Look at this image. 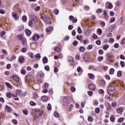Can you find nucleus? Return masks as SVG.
<instances>
[{
	"instance_id": "1",
	"label": "nucleus",
	"mask_w": 125,
	"mask_h": 125,
	"mask_svg": "<svg viewBox=\"0 0 125 125\" xmlns=\"http://www.w3.org/2000/svg\"><path fill=\"white\" fill-rule=\"evenodd\" d=\"M38 21V17L36 16H33L32 19L30 20L28 22V25L29 27H33L34 23H36Z\"/></svg>"
},
{
	"instance_id": "2",
	"label": "nucleus",
	"mask_w": 125,
	"mask_h": 125,
	"mask_svg": "<svg viewBox=\"0 0 125 125\" xmlns=\"http://www.w3.org/2000/svg\"><path fill=\"white\" fill-rule=\"evenodd\" d=\"M107 92L108 94H114L116 92V89L112 85H110L107 88Z\"/></svg>"
},
{
	"instance_id": "3",
	"label": "nucleus",
	"mask_w": 125,
	"mask_h": 125,
	"mask_svg": "<svg viewBox=\"0 0 125 125\" xmlns=\"http://www.w3.org/2000/svg\"><path fill=\"white\" fill-rule=\"evenodd\" d=\"M43 21L46 24H48L50 22V19H49V16H45L43 17Z\"/></svg>"
},
{
	"instance_id": "4",
	"label": "nucleus",
	"mask_w": 125,
	"mask_h": 125,
	"mask_svg": "<svg viewBox=\"0 0 125 125\" xmlns=\"http://www.w3.org/2000/svg\"><path fill=\"white\" fill-rule=\"evenodd\" d=\"M88 88L90 89V90H92V91H94L96 89V87L95 86V85L91 83L89 84L88 85Z\"/></svg>"
},
{
	"instance_id": "5",
	"label": "nucleus",
	"mask_w": 125,
	"mask_h": 125,
	"mask_svg": "<svg viewBox=\"0 0 125 125\" xmlns=\"http://www.w3.org/2000/svg\"><path fill=\"white\" fill-rule=\"evenodd\" d=\"M22 94V91L20 90H17L16 92V95L13 94V96L17 97V96L21 95Z\"/></svg>"
},
{
	"instance_id": "6",
	"label": "nucleus",
	"mask_w": 125,
	"mask_h": 125,
	"mask_svg": "<svg viewBox=\"0 0 125 125\" xmlns=\"http://www.w3.org/2000/svg\"><path fill=\"white\" fill-rule=\"evenodd\" d=\"M40 36L38 34H35L33 36V38H32V40L33 41H38V40L40 39Z\"/></svg>"
},
{
	"instance_id": "7",
	"label": "nucleus",
	"mask_w": 125,
	"mask_h": 125,
	"mask_svg": "<svg viewBox=\"0 0 125 125\" xmlns=\"http://www.w3.org/2000/svg\"><path fill=\"white\" fill-rule=\"evenodd\" d=\"M107 57L108 58V61H111L113 59V54H107Z\"/></svg>"
},
{
	"instance_id": "8",
	"label": "nucleus",
	"mask_w": 125,
	"mask_h": 125,
	"mask_svg": "<svg viewBox=\"0 0 125 125\" xmlns=\"http://www.w3.org/2000/svg\"><path fill=\"white\" fill-rule=\"evenodd\" d=\"M104 18L105 20H108L109 19V16H108V13L106 11H104Z\"/></svg>"
},
{
	"instance_id": "9",
	"label": "nucleus",
	"mask_w": 125,
	"mask_h": 125,
	"mask_svg": "<svg viewBox=\"0 0 125 125\" xmlns=\"http://www.w3.org/2000/svg\"><path fill=\"white\" fill-rule=\"evenodd\" d=\"M33 99H38V98H39V95H38V94H37V93L36 92H33Z\"/></svg>"
},
{
	"instance_id": "10",
	"label": "nucleus",
	"mask_w": 125,
	"mask_h": 125,
	"mask_svg": "<svg viewBox=\"0 0 125 125\" xmlns=\"http://www.w3.org/2000/svg\"><path fill=\"white\" fill-rule=\"evenodd\" d=\"M41 78H42V75L39 74L37 75V81L39 82V83H42V79H41Z\"/></svg>"
},
{
	"instance_id": "11",
	"label": "nucleus",
	"mask_w": 125,
	"mask_h": 125,
	"mask_svg": "<svg viewBox=\"0 0 125 125\" xmlns=\"http://www.w3.org/2000/svg\"><path fill=\"white\" fill-rule=\"evenodd\" d=\"M41 99L42 101H47L48 98L46 96H43L41 97Z\"/></svg>"
},
{
	"instance_id": "12",
	"label": "nucleus",
	"mask_w": 125,
	"mask_h": 125,
	"mask_svg": "<svg viewBox=\"0 0 125 125\" xmlns=\"http://www.w3.org/2000/svg\"><path fill=\"white\" fill-rule=\"evenodd\" d=\"M123 111H124V109L123 108V107H119L117 109V113H119V114L123 113Z\"/></svg>"
},
{
	"instance_id": "13",
	"label": "nucleus",
	"mask_w": 125,
	"mask_h": 125,
	"mask_svg": "<svg viewBox=\"0 0 125 125\" xmlns=\"http://www.w3.org/2000/svg\"><path fill=\"white\" fill-rule=\"evenodd\" d=\"M12 17H14V18H15L16 19L19 17L18 16V14H17L16 12L12 13Z\"/></svg>"
},
{
	"instance_id": "14",
	"label": "nucleus",
	"mask_w": 125,
	"mask_h": 125,
	"mask_svg": "<svg viewBox=\"0 0 125 125\" xmlns=\"http://www.w3.org/2000/svg\"><path fill=\"white\" fill-rule=\"evenodd\" d=\"M12 78L16 82H19V78L18 77V76H13Z\"/></svg>"
},
{
	"instance_id": "15",
	"label": "nucleus",
	"mask_w": 125,
	"mask_h": 125,
	"mask_svg": "<svg viewBox=\"0 0 125 125\" xmlns=\"http://www.w3.org/2000/svg\"><path fill=\"white\" fill-rule=\"evenodd\" d=\"M88 75L89 78L91 79V80H94V79L95 78L94 75H93V74L89 73Z\"/></svg>"
},
{
	"instance_id": "16",
	"label": "nucleus",
	"mask_w": 125,
	"mask_h": 125,
	"mask_svg": "<svg viewBox=\"0 0 125 125\" xmlns=\"http://www.w3.org/2000/svg\"><path fill=\"white\" fill-rule=\"evenodd\" d=\"M53 27L52 26H49L46 29V31L48 33H49V32H50V31H53Z\"/></svg>"
},
{
	"instance_id": "17",
	"label": "nucleus",
	"mask_w": 125,
	"mask_h": 125,
	"mask_svg": "<svg viewBox=\"0 0 125 125\" xmlns=\"http://www.w3.org/2000/svg\"><path fill=\"white\" fill-rule=\"evenodd\" d=\"M25 32L28 37H30V36H31V34H32V32H31V31H30V30L27 29Z\"/></svg>"
},
{
	"instance_id": "18",
	"label": "nucleus",
	"mask_w": 125,
	"mask_h": 125,
	"mask_svg": "<svg viewBox=\"0 0 125 125\" xmlns=\"http://www.w3.org/2000/svg\"><path fill=\"white\" fill-rule=\"evenodd\" d=\"M55 51H56L57 52H61V49L58 47H55Z\"/></svg>"
},
{
	"instance_id": "19",
	"label": "nucleus",
	"mask_w": 125,
	"mask_h": 125,
	"mask_svg": "<svg viewBox=\"0 0 125 125\" xmlns=\"http://www.w3.org/2000/svg\"><path fill=\"white\" fill-rule=\"evenodd\" d=\"M5 110H6V111H7L9 113L11 112V108H10V107L7 106V105L6 106Z\"/></svg>"
},
{
	"instance_id": "20",
	"label": "nucleus",
	"mask_w": 125,
	"mask_h": 125,
	"mask_svg": "<svg viewBox=\"0 0 125 125\" xmlns=\"http://www.w3.org/2000/svg\"><path fill=\"white\" fill-rule=\"evenodd\" d=\"M19 61H20V63H23L24 62V58L23 57H20L19 58Z\"/></svg>"
},
{
	"instance_id": "21",
	"label": "nucleus",
	"mask_w": 125,
	"mask_h": 125,
	"mask_svg": "<svg viewBox=\"0 0 125 125\" xmlns=\"http://www.w3.org/2000/svg\"><path fill=\"white\" fill-rule=\"evenodd\" d=\"M79 50L81 52H83L85 50V48L83 46H81L80 47Z\"/></svg>"
},
{
	"instance_id": "22",
	"label": "nucleus",
	"mask_w": 125,
	"mask_h": 125,
	"mask_svg": "<svg viewBox=\"0 0 125 125\" xmlns=\"http://www.w3.org/2000/svg\"><path fill=\"white\" fill-rule=\"evenodd\" d=\"M77 71H78V73H83V69L82 68V67L81 66H79L77 68Z\"/></svg>"
},
{
	"instance_id": "23",
	"label": "nucleus",
	"mask_w": 125,
	"mask_h": 125,
	"mask_svg": "<svg viewBox=\"0 0 125 125\" xmlns=\"http://www.w3.org/2000/svg\"><path fill=\"white\" fill-rule=\"evenodd\" d=\"M54 116L56 118H59V113L57 111H55L54 113Z\"/></svg>"
},
{
	"instance_id": "24",
	"label": "nucleus",
	"mask_w": 125,
	"mask_h": 125,
	"mask_svg": "<svg viewBox=\"0 0 125 125\" xmlns=\"http://www.w3.org/2000/svg\"><path fill=\"white\" fill-rule=\"evenodd\" d=\"M19 30L20 32L22 31V30H24V25H21L19 27Z\"/></svg>"
},
{
	"instance_id": "25",
	"label": "nucleus",
	"mask_w": 125,
	"mask_h": 125,
	"mask_svg": "<svg viewBox=\"0 0 125 125\" xmlns=\"http://www.w3.org/2000/svg\"><path fill=\"white\" fill-rule=\"evenodd\" d=\"M103 48H104V50H107V49H108V48H109V45H108V44L104 45L103 47Z\"/></svg>"
},
{
	"instance_id": "26",
	"label": "nucleus",
	"mask_w": 125,
	"mask_h": 125,
	"mask_svg": "<svg viewBox=\"0 0 125 125\" xmlns=\"http://www.w3.org/2000/svg\"><path fill=\"white\" fill-rule=\"evenodd\" d=\"M12 122L14 125H17V124H18V121H17V120H16V119H13L12 120Z\"/></svg>"
},
{
	"instance_id": "27",
	"label": "nucleus",
	"mask_w": 125,
	"mask_h": 125,
	"mask_svg": "<svg viewBox=\"0 0 125 125\" xmlns=\"http://www.w3.org/2000/svg\"><path fill=\"white\" fill-rule=\"evenodd\" d=\"M124 120L125 119L124 118H120L118 119V123H123Z\"/></svg>"
},
{
	"instance_id": "28",
	"label": "nucleus",
	"mask_w": 125,
	"mask_h": 125,
	"mask_svg": "<svg viewBox=\"0 0 125 125\" xmlns=\"http://www.w3.org/2000/svg\"><path fill=\"white\" fill-rule=\"evenodd\" d=\"M77 31L79 34H82V33H83V31L82 30V28H81V27H79L78 28Z\"/></svg>"
},
{
	"instance_id": "29",
	"label": "nucleus",
	"mask_w": 125,
	"mask_h": 125,
	"mask_svg": "<svg viewBox=\"0 0 125 125\" xmlns=\"http://www.w3.org/2000/svg\"><path fill=\"white\" fill-rule=\"evenodd\" d=\"M95 113H96V114H98V113L100 112V108L97 107L95 109Z\"/></svg>"
},
{
	"instance_id": "30",
	"label": "nucleus",
	"mask_w": 125,
	"mask_h": 125,
	"mask_svg": "<svg viewBox=\"0 0 125 125\" xmlns=\"http://www.w3.org/2000/svg\"><path fill=\"white\" fill-rule=\"evenodd\" d=\"M88 121L90 122H93V118L91 117H88Z\"/></svg>"
},
{
	"instance_id": "31",
	"label": "nucleus",
	"mask_w": 125,
	"mask_h": 125,
	"mask_svg": "<svg viewBox=\"0 0 125 125\" xmlns=\"http://www.w3.org/2000/svg\"><path fill=\"white\" fill-rule=\"evenodd\" d=\"M30 104L31 106H36V105H37V104H36V103L34 102L33 101H31L30 102Z\"/></svg>"
},
{
	"instance_id": "32",
	"label": "nucleus",
	"mask_w": 125,
	"mask_h": 125,
	"mask_svg": "<svg viewBox=\"0 0 125 125\" xmlns=\"http://www.w3.org/2000/svg\"><path fill=\"white\" fill-rule=\"evenodd\" d=\"M21 42H22L23 45H25V44H26V39L23 38L22 39H21Z\"/></svg>"
},
{
	"instance_id": "33",
	"label": "nucleus",
	"mask_w": 125,
	"mask_h": 125,
	"mask_svg": "<svg viewBox=\"0 0 125 125\" xmlns=\"http://www.w3.org/2000/svg\"><path fill=\"white\" fill-rule=\"evenodd\" d=\"M83 60L84 61H86V62H87L89 61V58H87V57H83Z\"/></svg>"
},
{
	"instance_id": "34",
	"label": "nucleus",
	"mask_w": 125,
	"mask_h": 125,
	"mask_svg": "<svg viewBox=\"0 0 125 125\" xmlns=\"http://www.w3.org/2000/svg\"><path fill=\"white\" fill-rule=\"evenodd\" d=\"M85 34L87 36H90V35L91 34V31H90V30H88L85 32Z\"/></svg>"
},
{
	"instance_id": "35",
	"label": "nucleus",
	"mask_w": 125,
	"mask_h": 125,
	"mask_svg": "<svg viewBox=\"0 0 125 125\" xmlns=\"http://www.w3.org/2000/svg\"><path fill=\"white\" fill-rule=\"evenodd\" d=\"M115 20H116V19H115V18H111L110 19V22L113 23V22H115Z\"/></svg>"
},
{
	"instance_id": "36",
	"label": "nucleus",
	"mask_w": 125,
	"mask_h": 125,
	"mask_svg": "<svg viewBox=\"0 0 125 125\" xmlns=\"http://www.w3.org/2000/svg\"><path fill=\"white\" fill-rule=\"evenodd\" d=\"M6 96L8 97V98H11L12 96L11 93L9 92L7 93Z\"/></svg>"
},
{
	"instance_id": "37",
	"label": "nucleus",
	"mask_w": 125,
	"mask_h": 125,
	"mask_svg": "<svg viewBox=\"0 0 125 125\" xmlns=\"http://www.w3.org/2000/svg\"><path fill=\"white\" fill-rule=\"evenodd\" d=\"M111 122H115V116L113 115L111 116L110 117Z\"/></svg>"
},
{
	"instance_id": "38",
	"label": "nucleus",
	"mask_w": 125,
	"mask_h": 125,
	"mask_svg": "<svg viewBox=\"0 0 125 125\" xmlns=\"http://www.w3.org/2000/svg\"><path fill=\"white\" fill-rule=\"evenodd\" d=\"M103 10L101 8H99L97 10L96 12L97 13H101L102 12Z\"/></svg>"
},
{
	"instance_id": "39",
	"label": "nucleus",
	"mask_w": 125,
	"mask_h": 125,
	"mask_svg": "<svg viewBox=\"0 0 125 125\" xmlns=\"http://www.w3.org/2000/svg\"><path fill=\"white\" fill-rule=\"evenodd\" d=\"M47 109L49 111H51V104H48Z\"/></svg>"
},
{
	"instance_id": "40",
	"label": "nucleus",
	"mask_w": 125,
	"mask_h": 125,
	"mask_svg": "<svg viewBox=\"0 0 125 125\" xmlns=\"http://www.w3.org/2000/svg\"><path fill=\"white\" fill-rule=\"evenodd\" d=\"M22 21H24V22L27 21V17L26 16H23L22 17Z\"/></svg>"
},
{
	"instance_id": "41",
	"label": "nucleus",
	"mask_w": 125,
	"mask_h": 125,
	"mask_svg": "<svg viewBox=\"0 0 125 125\" xmlns=\"http://www.w3.org/2000/svg\"><path fill=\"white\" fill-rule=\"evenodd\" d=\"M98 32L99 33V35H102V30L100 28L98 29Z\"/></svg>"
},
{
	"instance_id": "42",
	"label": "nucleus",
	"mask_w": 125,
	"mask_h": 125,
	"mask_svg": "<svg viewBox=\"0 0 125 125\" xmlns=\"http://www.w3.org/2000/svg\"><path fill=\"white\" fill-rule=\"evenodd\" d=\"M87 93L89 96H92V95L93 94V92L90 91H88Z\"/></svg>"
},
{
	"instance_id": "43",
	"label": "nucleus",
	"mask_w": 125,
	"mask_h": 125,
	"mask_svg": "<svg viewBox=\"0 0 125 125\" xmlns=\"http://www.w3.org/2000/svg\"><path fill=\"white\" fill-rule=\"evenodd\" d=\"M17 38L18 39H19V40H20V41H21L23 39V36H22L21 35H19L17 36Z\"/></svg>"
},
{
	"instance_id": "44",
	"label": "nucleus",
	"mask_w": 125,
	"mask_h": 125,
	"mask_svg": "<svg viewBox=\"0 0 125 125\" xmlns=\"http://www.w3.org/2000/svg\"><path fill=\"white\" fill-rule=\"evenodd\" d=\"M21 73L22 75H25V74H26V70H25L24 69H21Z\"/></svg>"
},
{
	"instance_id": "45",
	"label": "nucleus",
	"mask_w": 125,
	"mask_h": 125,
	"mask_svg": "<svg viewBox=\"0 0 125 125\" xmlns=\"http://www.w3.org/2000/svg\"><path fill=\"white\" fill-rule=\"evenodd\" d=\"M108 8L109 9H112V8H113V5L111 3H109L108 4Z\"/></svg>"
},
{
	"instance_id": "46",
	"label": "nucleus",
	"mask_w": 125,
	"mask_h": 125,
	"mask_svg": "<svg viewBox=\"0 0 125 125\" xmlns=\"http://www.w3.org/2000/svg\"><path fill=\"white\" fill-rule=\"evenodd\" d=\"M43 63H47V58L44 57L43 59Z\"/></svg>"
},
{
	"instance_id": "47",
	"label": "nucleus",
	"mask_w": 125,
	"mask_h": 125,
	"mask_svg": "<svg viewBox=\"0 0 125 125\" xmlns=\"http://www.w3.org/2000/svg\"><path fill=\"white\" fill-rule=\"evenodd\" d=\"M111 105L112 107H116L117 106V103H116V102H113L112 103Z\"/></svg>"
},
{
	"instance_id": "48",
	"label": "nucleus",
	"mask_w": 125,
	"mask_h": 125,
	"mask_svg": "<svg viewBox=\"0 0 125 125\" xmlns=\"http://www.w3.org/2000/svg\"><path fill=\"white\" fill-rule=\"evenodd\" d=\"M120 65H121V66L122 67V68H124V67H125V62L123 61H121Z\"/></svg>"
},
{
	"instance_id": "49",
	"label": "nucleus",
	"mask_w": 125,
	"mask_h": 125,
	"mask_svg": "<svg viewBox=\"0 0 125 125\" xmlns=\"http://www.w3.org/2000/svg\"><path fill=\"white\" fill-rule=\"evenodd\" d=\"M98 61H99V62H101V61H102V60H103L104 58L102 56L99 57L98 58Z\"/></svg>"
},
{
	"instance_id": "50",
	"label": "nucleus",
	"mask_w": 125,
	"mask_h": 125,
	"mask_svg": "<svg viewBox=\"0 0 125 125\" xmlns=\"http://www.w3.org/2000/svg\"><path fill=\"white\" fill-rule=\"evenodd\" d=\"M114 39L113 38H110L109 39V42H110V43H112V42H114Z\"/></svg>"
},
{
	"instance_id": "51",
	"label": "nucleus",
	"mask_w": 125,
	"mask_h": 125,
	"mask_svg": "<svg viewBox=\"0 0 125 125\" xmlns=\"http://www.w3.org/2000/svg\"><path fill=\"white\" fill-rule=\"evenodd\" d=\"M78 42L77 41H75L73 42V44L74 45V46H76V45H78Z\"/></svg>"
},
{
	"instance_id": "52",
	"label": "nucleus",
	"mask_w": 125,
	"mask_h": 125,
	"mask_svg": "<svg viewBox=\"0 0 125 125\" xmlns=\"http://www.w3.org/2000/svg\"><path fill=\"white\" fill-rule=\"evenodd\" d=\"M117 76L118 77H122V71H119L117 73Z\"/></svg>"
},
{
	"instance_id": "53",
	"label": "nucleus",
	"mask_w": 125,
	"mask_h": 125,
	"mask_svg": "<svg viewBox=\"0 0 125 125\" xmlns=\"http://www.w3.org/2000/svg\"><path fill=\"white\" fill-rule=\"evenodd\" d=\"M114 72H115V70L113 68H111L110 70V74L113 75V74H114Z\"/></svg>"
},
{
	"instance_id": "54",
	"label": "nucleus",
	"mask_w": 125,
	"mask_h": 125,
	"mask_svg": "<svg viewBox=\"0 0 125 125\" xmlns=\"http://www.w3.org/2000/svg\"><path fill=\"white\" fill-rule=\"evenodd\" d=\"M89 9H90V8H89V6H85L84 7V10H89Z\"/></svg>"
},
{
	"instance_id": "55",
	"label": "nucleus",
	"mask_w": 125,
	"mask_h": 125,
	"mask_svg": "<svg viewBox=\"0 0 125 125\" xmlns=\"http://www.w3.org/2000/svg\"><path fill=\"white\" fill-rule=\"evenodd\" d=\"M2 52L5 55H7V51H6L5 50H4V49L2 50Z\"/></svg>"
},
{
	"instance_id": "56",
	"label": "nucleus",
	"mask_w": 125,
	"mask_h": 125,
	"mask_svg": "<svg viewBox=\"0 0 125 125\" xmlns=\"http://www.w3.org/2000/svg\"><path fill=\"white\" fill-rule=\"evenodd\" d=\"M54 13L55 14H58V13H59V10L57 9H55L54 10Z\"/></svg>"
},
{
	"instance_id": "57",
	"label": "nucleus",
	"mask_w": 125,
	"mask_h": 125,
	"mask_svg": "<svg viewBox=\"0 0 125 125\" xmlns=\"http://www.w3.org/2000/svg\"><path fill=\"white\" fill-rule=\"evenodd\" d=\"M0 13H1V14H4L5 13V11H4V10L0 9Z\"/></svg>"
},
{
	"instance_id": "58",
	"label": "nucleus",
	"mask_w": 125,
	"mask_h": 125,
	"mask_svg": "<svg viewBox=\"0 0 125 125\" xmlns=\"http://www.w3.org/2000/svg\"><path fill=\"white\" fill-rule=\"evenodd\" d=\"M99 93H100V94H102L104 93V90H103V89L99 90Z\"/></svg>"
},
{
	"instance_id": "59",
	"label": "nucleus",
	"mask_w": 125,
	"mask_h": 125,
	"mask_svg": "<svg viewBox=\"0 0 125 125\" xmlns=\"http://www.w3.org/2000/svg\"><path fill=\"white\" fill-rule=\"evenodd\" d=\"M40 9H41V7L40 6H38L35 8V11H39Z\"/></svg>"
},
{
	"instance_id": "60",
	"label": "nucleus",
	"mask_w": 125,
	"mask_h": 125,
	"mask_svg": "<svg viewBox=\"0 0 125 125\" xmlns=\"http://www.w3.org/2000/svg\"><path fill=\"white\" fill-rule=\"evenodd\" d=\"M71 90L72 92H74L76 90V88L73 86L71 87Z\"/></svg>"
},
{
	"instance_id": "61",
	"label": "nucleus",
	"mask_w": 125,
	"mask_h": 125,
	"mask_svg": "<svg viewBox=\"0 0 125 125\" xmlns=\"http://www.w3.org/2000/svg\"><path fill=\"white\" fill-rule=\"evenodd\" d=\"M87 49H92V45L90 44L87 47Z\"/></svg>"
},
{
	"instance_id": "62",
	"label": "nucleus",
	"mask_w": 125,
	"mask_h": 125,
	"mask_svg": "<svg viewBox=\"0 0 125 125\" xmlns=\"http://www.w3.org/2000/svg\"><path fill=\"white\" fill-rule=\"evenodd\" d=\"M72 36H76V30H72Z\"/></svg>"
},
{
	"instance_id": "63",
	"label": "nucleus",
	"mask_w": 125,
	"mask_h": 125,
	"mask_svg": "<svg viewBox=\"0 0 125 125\" xmlns=\"http://www.w3.org/2000/svg\"><path fill=\"white\" fill-rule=\"evenodd\" d=\"M77 40H79V41H81V39H82V35H78L77 36Z\"/></svg>"
},
{
	"instance_id": "64",
	"label": "nucleus",
	"mask_w": 125,
	"mask_h": 125,
	"mask_svg": "<svg viewBox=\"0 0 125 125\" xmlns=\"http://www.w3.org/2000/svg\"><path fill=\"white\" fill-rule=\"evenodd\" d=\"M5 35V31H2L0 33L1 37H3Z\"/></svg>"
}]
</instances>
